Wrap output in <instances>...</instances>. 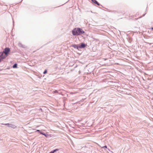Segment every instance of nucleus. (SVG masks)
Here are the masks:
<instances>
[{
  "instance_id": "1",
  "label": "nucleus",
  "mask_w": 153,
  "mask_h": 153,
  "mask_svg": "<svg viewBox=\"0 0 153 153\" xmlns=\"http://www.w3.org/2000/svg\"><path fill=\"white\" fill-rule=\"evenodd\" d=\"M85 33V32L81 28H76L72 31V33L74 36H78L82 34Z\"/></svg>"
},
{
  "instance_id": "2",
  "label": "nucleus",
  "mask_w": 153,
  "mask_h": 153,
  "mask_svg": "<svg viewBox=\"0 0 153 153\" xmlns=\"http://www.w3.org/2000/svg\"><path fill=\"white\" fill-rule=\"evenodd\" d=\"M6 56L2 52H0V62L6 57Z\"/></svg>"
},
{
  "instance_id": "3",
  "label": "nucleus",
  "mask_w": 153,
  "mask_h": 153,
  "mask_svg": "<svg viewBox=\"0 0 153 153\" xmlns=\"http://www.w3.org/2000/svg\"><path fill=\"white\" fill-rule=\"evenodd\" d=\"M10 48H6L4 49V51L3 52V53H4L5 55L6 56H7L8 53L10 52Z\"/></svg>"
},
{
  "instance_id": "4",
  "label": "nucleus",
  "mask_w": 153,
  "mask_h": 153,
  "mask_svg": "<svg viewBox=\"0 0 153 153\" xmlns=\"http://www.w3.org/2000/svg\"><path fill=\"white\" fill-rule=\"evenodd\" d=\"M2 124L7 125V126L11 127L13 128H15L16 127L15 125L9 123Z\"/></svg>"
},
{
  "instance_id": "5",
  "label": "nucleus",
  "mask_w": 153,
  "mask_h": 153,
  "mask_svg": "<svg viewBox=\"0 0 153 153\" xmlns=\"http://www.w3.org/2000/svg\"><path fill=\"white\" fill-rule=\"evenodd\" d=\"M85 46V45L83 43H82L80 46H79V48H83Z\"/></svg>"
},
{
  "instance_id": "6",
  "label": "nucleus",
  "mask_w": 153,
  "mask_h": 153,
  "mask_svg": "<svg viewBox=\"0 0 153 153\" xmlns=\"http://www.w3.org/2000/svg\"><path fill=\"white\" fill-rule=\"evenodd\" d=\"M72 46L74 48H76L77 49H79V46H78L77 45H72Z\"/></svg>"
},
{
  "instance_id": "7",
  "label": "nucleus",
  "mask_w": 153,
  "mask_h": 153,
  "mask_svg": "<svg viewBox=\"0 0 153 153\" xmlns=\"http://www.w3.org/2000/svg\"><path fill=\"white\" fill-rule=\"evenodd\" d=\"M95 4H97L98 5H99L100 4L97 2L96 0H91Z\"/></svg>"
},
{
  "instance_id": "8",
  "label": "nucleus",
  "mask_w": 153,
  "mask_h": 153,
  "mask_svg": "<svg viewBox=\"0 0 153 153\" xmlns=\"http://www.w3.org/2000/svg\"><path fill=\"white\" fill-rule=\"evenodd\" d=\"M19 46L22 48H25V46L23 45L21 42H19Z\"/></svg>"
},
{
  "instance_id": "9",
  "label": "nucleus",
  "mask_w": 153,
  "mask_h": 153,
  "mask_svg": "<svg viewBox=\"0 0 153 153\" xmlns=\"http://www.w3.org/2000/svg\"><path fill=\"white\" fill-rule=\"evenodd\" d=\"M13 68H17V64H15L13 66Z\"/></svg>"
},
{
  "instance_id": "10",
  "label": "nucleus",
  "mask_w": 153,
  "mask_h": 153,
  "mask_svg": "<svg viewBox=\"0 0 153 153\" xmlns=\"http://www.w3.org/2000/svg\"><path fill=\"white\" fill-rule=\"evenodd\" d=\"M40 134H43V135H45L46 137H47V135H46L45 133H44V132H41V131L40 132Z\"/></svg>"
},
{
  "instance_id": "11",
  "label": "nucleus",
  "mask_w": 153,
  "mask_h": 153,
  "mask_svg": "<svg viewBox=\"0 0 153 153\" xmlns=\"http://www.w3.org/2000/svg\"><path fill=\"white\" fill-rule=\"evenodd\" d=\"M58 150H59L58 149H56L53 150L52 151L53 152V153H54L56 152L57 151H58Z\"/></svg>"
},
{
  "instance_id": "12",
  "label": "nucleus",
  "mask_w": 153,
  "mask_h": 153,
  "mask_svg": "<svg viewBox=\"0 0 153 153\" xmlns=\"http://www.w3.org/2000/svg\"><path fill=\"white\" fill-rule=\"evenodd\" d=\"M47 73V70H45L43 72V74H46Z\"/></svg>"
},
{
  "instance_id": "13",
  "label": "nucleus",
  "mask_w": 153,
  "mask_h": 153,
  "mask_svg": "<svg viewBox=\"0 0 153 153\" xmlns=\"http://www.w3.org/2000/svg\"><path fill=\"white\" fill-rule=\"evenodd\" d=\"M107 146H103V147H102V148H104V149H105V148H107Z\"/></svg>"
},
{
  "instance_id": "14",
  "label": "nucleus",
  "mask_w": 153,
  "mask_h": 153,
  "mask_svg": "<svg viewBox=\"0 0 153 153\" xmlns=\"http://www.w3.org/2000/svg\"><path fill=\"white\" fill-rule=\"evenodd\" d=\"M37 131H39V133H40V132L41 131H40V130H36V132Z\"/></svg>"
},
{
  "instance_id": "15",
  "label": "nucleus",
  "mask_w": 153,
  "mask_h": 153,
  "mask_svg": "<svg viewBox=\"0 0 153 153\" xmlns=\"http://www.w3.org/2000/svg\"><path fill=\"white\" fill-rule=\"evenodd\" d=\"M49 153H53L52 151H51Z\"/></svg>"
},
{
  "instance_id": "16",
  "label": "nucleus",
  "mask_w": 153,
  "mask_h": 153,
  "mask_svg": "<svg viewBox=\"0 0 153 153\" xmlns=\"http://www.w3.org/2000/svg\"><path fill=\"white\" fill-rule=\"evenodd\" d=\"M54 92L55 93H56V92H57V91L56 90V91H54Z\"/></svg>"
},
{
  "instance_id": "17",
  "label": "nucleus",
  "mask_w": 153,
  "mask_h": 153,
  "mask_svg": "<svg viewBox=\"0 0 153 153\" xmlns=\"http://www.w3.org/2000/svg\"><path fill=\"white\" fill-rule=\"evenodd\" d=\"M40 110H42V109L41 108H40Z\"/></svg>"
},
{
  "instance_id": "18",
  "label": "nucleus",
  "mask_w": 153,
  "mask_h": 153,
  "mask_svg": "<svg viewBox=\"0 0 153 153\" xmlns=\"http://www.w3.org/2000/svg\"><path fill=\"white\" fill-rule=\"evenodd\" d=\"M152 29H153V27L152 28Z\"/></svg>"
}]
</instances>
